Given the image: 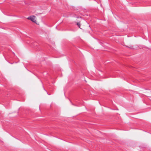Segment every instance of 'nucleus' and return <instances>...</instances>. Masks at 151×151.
Here are the masks:
<instances>
[{
    "label": "nucleus",
    "instance_id": "nucleus-3",
    "mask_svg": "<svg viewBox=\"0 0 151 151\" xmlns=\"http://www.w3.org/2000/svg\"><path fill=\"white\" fill-rule=\"evenodd\" d=\"M77 25L80 28V24L79 22H77L76 23Z\"/></svg>",
    "mask_w": 151,
    "mask_h": 151
},
{
    "label": "nucleus",
    "instance_id": "nucleus-2",
    "mask_svg": "<svg viewBox=\"0 0 151 151\" xmlns=\"http://www.w3.org/2000/svg\"><path fill=\"white\" fill-rule=\"evenodd\" d=\"M37 43H32V45L33 46H37Z\"/></svg>",
    "mask_w": 151,
    "mask_h": 151
},
{
    "label": "nucleus",
    "instance_id": "nucleus-4",
    "mask_svg": "<svg viewBox=\"0 0 151 151\" xmlns=\"http://www.w3.org/2000/svg\"><path fill=\"white\" fill-rule=\"evenodd\" d=\"M128 47L129 48H132L133 47L132 46H130V47Z\"/></svg>",
    "mask_w": 151,
    "mask_h": 151
},
{
    "label": "nucleus",
    "instance_id": "nucleus-1",
    "mask_svg": "<svg viewBox=\"0 0 151 151\" xmlns=\"http://www.w3.org/2000/svg\"><path fill=\"white\" fill-rule=\"evenodd\" d=\"M35 16H32L27 17V19L31 20L33 22H35L36 21L35 20Z\"/></svg>",
    "mask_w": 151,
    "mask_h": 151
}]
</instances>
